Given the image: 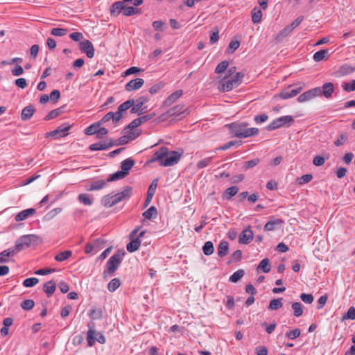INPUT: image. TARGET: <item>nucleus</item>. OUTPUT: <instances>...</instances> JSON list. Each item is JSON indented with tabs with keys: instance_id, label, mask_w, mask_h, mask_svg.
Masks as SVG:
<instances>
[{
	"instance_id": "nucleus-11",
	"label": "nucleus",
	"mask_w": 355,
	"mask_h": 355,
	"mask_svg": "<svg viewBox=\"0 0 355 355\" xmlns=\"http://www.w3.org/2000/svg\"><path fill=\"white\" fill-rule=\"evenodd\" d=\"M80 50L86 53L87 56L89 58H92L94 56V48L92 43L88 40H85L79 43Z\"/></svg>"
},
{
	"instance_id": "nucleus-6",
	"label": "nucleus",
	"mask_w": 355,
	"mask_h": 355,
	"mask_svg": "<svg viewBox=\"0 0 355 355\" xmlns=\"http://www.w3.org/2000/svg\"><path fill=\"white\" fill-rule=\"evenodd\" d=\"M122 255L116 253L113 254L107 261V269L103 272V277L106 278L107 275H112L119 268L122 261Z\"/></svg>"
},
{
	"instance_id": "nucleus-30",
	"label": "nucleus",
	"mask_w": 355,
	"mask_h": 355,
	"mask_svg": "<svg viewBox=\"0 0 355 355\" xmlns=\"http://www.w3.org/2000/svg\"><path fill=\"white\" fill-rule=\"evenodd\" d=\"M271 266L270 264L269 259L265 258L261 261L259 263L257 270H262L263 272L267 273L270 271Z\"/></svg>"
},
{
	"instance_id": "nucleus-38",
	"label": "nucleus",
	"mask_w": 355,
	"mask_h": 355,
	"mask_svg": "<svg viewBox=\"0 0 355 355\" xmlns=\"http://www.w3.org/2000/svg\"><path fill=\"white\" fill-rule=\"evenodd\" d=\"M293 310V315L295 317H300L303 313V305L300 302H294L291 306Z\"/></svg>"
},
{
	"instance_id": "nucleus-18",
	"label": "nucleus",
	"mask_w": 355,
	"mask_h": 355,
	"mask_svg": "<svg viewBox=\"0 0 355 355\" xmlns=\"http://www.w3.org/2000/svg\"><path fill=\"white\" fill-rule=\"evenodd\" d=\"M70 128L71 126L69 125H62L56 130L49 132L48 135L55 138L62 137L67 135V132L70 129Z\"/></svg>"
},
{
	"instance_id": "nucleus-1",
	"label": "nucleus",
	"mask_w": 355,
	"mask_h": 355,
	"mask_svg": "<svg viewBox=\"0 0 355 355\" xmlns=\"http://www.w3.org/2000/svg\"><path fill=\"white\" fill-rule=\"evenodd\" d=\"M248 123L245 122H234L227 125L232 134L238 138H247L259 133L257 128H248Z\"/></svg>"
},
{
	"instance_id": "nucleus-21",
	"label": "nucleus",
	"mask_w": 355,
	"mask_h": 355,
	"mask_svg": "<svg viewBox=\"0 0 355 355\" xmlns=\"http://www.w3.org/2000/svg\"><path fill=\"white\" fill-rule=\"evenodd\" d=\"M108 182L107 180H100L89 183L86 187L88 191H98L105 187Z\"/></svg>"
},
{
	"instance_id": "nucleus-23",
	"label": "nucleus",
	"mask_w": 355,
	"mask_h": 355,
	"mask_svg": "<svg viewBox=\"0 0 355 355\" xmlns=\"http://www.w3.org/2000/svg\"><path fill=\"white\" fill-rule=\"evenodd\" d=\"M183 94L182 90H177L172 93L164 102V106L169 107Z\"/></svg>"
},
{
	"instance_id": "nucleus-47",
	"label": "nucleus",
	"mask_w": 355,
	"mask_h": 355,
	"mask_svg": "<svg viewBox=\"0 0 355 355\" xmlns=\"http://www.w3.org/2000/svg\"><path fill=\"white\" fill-rule=\"evenodd\" d=\"M283 303L281 301V299H273L270 300L268 309L270 310H277L282 307Z\"/></svg>"
},
{
	"instance_id": "nucleus-17",
	"label": "nucleus",
	"mask_w": 355,
	"mask_h": 355,
	"mask_svg": "<svg viewBox=\"0 0 355 355\" xmlns=\"http://www.w3.org/2000/svg\"><path fill=\"white\" fill-rule=\"evenodd\" d=\"M166 146H162L159 148L157 151H155L151 159L149 160L150 163L157 162L160 165V163L162 162L163 158H164V156L166 155Z\"/></svg>"
},
{
	"instance_id": "nucleus-54",
	"label": "nucleus",
	"mask_w": 355,
	"mask_h": 355,
	"mask_svg": "<svg viewBox=\"0 0 355 355\" xmlns=\"http://www.w3.org/2000/svg\"><path fill=\"white\" fill-rule=\"evenodd\" d=\"M282 223V220L281 219H278L275 221H268L266 223V224L264 225V230L265 231H272L275 229V225L277 224H279Z\"/></svg>"
},
{
	"instance_id": "nucleus-50",
	"label": "nucleus",
	"mask_w": 355,
	"mask_h": 355,
	"mask_svg": "<svg viewBox=\"0 0 355 355\" xmlns=\"http://www.w3.org/2000/svg\"><path fill=\"white\" fill-rule=\"evenodd\" d=\"M241 144V141H236V140L230 141L222 145L221 146L218 147V148H216V150H225L230 148L232 146H240Z\"/></svg>"
},
{
	"instance_id": "nucleus-32",
	"label": "nucleus",
	"mask_w": 355,
	"mask_h": 355,
	"mask_svg": "<svg viewBox=\"0 0 355 355\" xmlns=\"http://www.w3.org/2000/svg\"><path fill=\"white\" fill-rule=\"evenodd\" d=\"M262 18V12L261 9L255 7L252 10V20L254 24L260 23Z\"/></svg>"
},
{
	"instance_id": "nucleus-37",
	"label": "nucleus",
	"mask_w": 355,
	"mask_h": 355,
	"mask_svg": "<svg viewBox=\"0 0 355 355\" xmlns=\"http://www.w3.org/2000/svg\"><path fill=\"white\" fill-rule=\"evenodd\" d=\"M245 275V271L243 269H239L234 272L230 277V282L236 283L239 282Z\"/></svg>"
},
{
	"instance_id": "nucleus-63",
	"label": "nucleus",
	"mask_w": 355,
	"mask_h": 355,
	"mask_svg": "<svg viewBox=\"0 0 355 355\" xmlns=\"http://www.w3.org/2000/svg\"><path fill=\"white\" fill-rule=\"evenodd\" d=\"M163 87L164 84L162 83L155 84L149 89V93L152 95H154L157 94Z\"/></svg>"
},
{
	"instance_id": "nucleus-8",
	"label": "nucleus",
	"mask_w": 355,
	"mask_h": 355,
	"mask_svg": "<svg viewBox=\"0 0 355 355\" xmlns=\"http://www.w3.org/2000/svg\"><path fill=\"white\" fill-rule=\"evenodd\" d=\"M140 135V131L136 130L132 132H128V133L118 139L113 141V146H121L127 144L129 141H132L138 137Z\"/></svg>"
},
{
	"instance_id": "nucleus-28",
	"label": "nucleus",
	"mask_w": 355,
	"mask_h": 355,
	"mask_svg": "<svg viewBox=\"0 0 355 355\" xmlns=\"http://www.w3.org/2000/svg\"><path fill=\"white\" fill-rule=\"evenodd\" d=\"M239 191V188L236 186H232L227 188L223 195V198L226 200H230Z\"/></svg>"
},
{
	"instance_id": "nucleus-39",
	"label": "nucleus",
	"mask_w": 355,
	"mask_h": 355,
	"mask_svg": "<svg viewBox=\"0 0 355 355\" xmlns=\"http://www.w3.org/2000/svg\"><path fill=\"white\" fill-rule=\"evenodd\" d=\"M203 253L206 256L211 255L214 253V248L211 241H207L202 247Z\"/></svg>"
},
{
	"instance_id": "nucleus-16",
	"label": "nucleus",
	"mask_w": 355,
	"mask_h": 355,
	"mask_svg": "<svg viewBox=\"0 0 355 355\" xmlns=\"http://www.w3.org/2000/svg\"><path fill=\"white\" fill-rule=\"evenodd\" d=\"M113 146V140L109 139L108 141L95 143L89 146V149L92 151L103 150Z\"/></svg>"
},
{
	"instance_id": "nucleus-35",
	"label": "nucleus",
	"mask_w": 355,
	"mask_h": 355,
	"mask_svg": "<svg viewBox=\"0 0 355 355\" xmlns=\"http://www.w3.org/2000/svg\"><path fill=\"white\" fill-rule=\"evenodd\" d=\"M78 200L86 206H90L93 203V200L87 193H80L78 196Z\"/></svg>"
},
{
	"instance_id": "nucleus-22",
	"label": "nucleus",
	"mask_w": 355,
	"mask_h": 355,
	"mask_svg": "<svg viewBox=\"0 0 355 355\" xmlns=\"http://www.w3.org/2000/svg\"><path fill=\"white\" fill-rule=\"evenodd\" d=\"M320 88L321 90V95H323L327 98L331 97L334 91V86L332 83H324L322 87Z\"/></svg>"
},
{
	"instance_id": "nucleus-20",
	"label": "nucleus",
	"mask_w": 355,
	"mask_h": 355,
	"mask_svg": "<svg viewBox=\"0 0 355 355\" xmlns=\"http://www.w3.org/2000/svg\"><path fill=\"white\" fill-rule=\"evenodd\" d=\"M184 111V105H177L169 109L165 114L162 115V117L164 119H166L171 116L179 115L180 114L183 113Z\"/></svg>"
},
{
	"instance_id": "nucleus-29",
	"label": "nucleus",
	"mask_w": 355,
	"mask_h": 355,
	"mask_svg": "<svg viewBox=\"0 0 355 355\" xmlns=\"http://www.w3.org/2000/svg\"><path fill=\"white\" fill-rule=\"evenodd\" d=\"M141 13V10L139 8H135L133 6H129L128 5L124 4V9L123 12V15L125 16H132L135 15H139Z\"/></svg>"
},
{
	"instance_id": "nucleus-7",
	"label": "nucleus",
	"mask_w": 355,
	"mask_h": 355,
	"mask_svg": "<svg viewBox=\"0 0 355 355\" xmlns=\"http://www.w3.org/2000/svg\"><path fill=\"white\" fill-rule=\"evenodd\" d=\"M304 83H298L293 85H290L288 88L284 89L279 94L283 99H288L297 96L304 87Z\"/></svg>"
},
{
	"instance_id": "nucleus-31",
	"label": "nucleus",
	"mask_w": 355,
	"mask_h": 355,
	"mask_svg": "<svg viewBox=\"0 0 355 355\" xmlns=\"http://www.w3.org/2000/svg\"><path fill=\"white\" fill-rule=\"evenodd\" d=\"M134 159L131 158L126 159L121 162V171L123 172H127V175L129 173V171L132 168V167L135 165Z\"/></svg>"
},
{
	"instance_id": "nucleus-51",
	"label": "nucleus",
	"mask_w": 355,
	"mask_h": 355,
	"mask_svg": "<svg viewBox=\"0 0 355 355\" xmlns=\"http://www.w3.org/2000/svg\"><path fill=\"white\" fill-rule=\"evenodd\" d=\"M293 31L292 28L290 27V26H286L282 31H281L277 36V40H281L283 38L287 37L291 32Z\"/></svg>"
},
{
	"instance_id": "nucleus-10",
	"label": "nucleus",
	"mask_w": 355,
	"mask_h": 355,
	"mask_svg": "<svg viewBox=\"0 0 355 355\" xmlns=\"http://www.w3.org/2000/svg\"><path fill=\"white\" fill-rule=\"evenodd\" d=\"M149 101L147 96H142L135 101L134 105L131 107L130 112L132 114L142 113L146 107L144 105Z\"/></svg>"
},
{
	"instance_id": "nucleus-61",
	"label": "nucleus",
	"mask_w": 355,
	"mask_h": 355,
	"mask_svg": "<svg viewBox=\"0 0 355 355\" xmlns=\"http://www.w3.org/2000/svg\"><path fill=\"white\" fill-rule=\"evenodd\" d=\"M60 97V93L59 90H58V89L53 90L51 92L50 95H49V99L53 103L58 102V101L59 100Z\"/></svg>"
},
{
	"instance_id": "nucleus-64",
	"label": "nucleus",
	"mask_w": 355,
	"mask_h": 355,
	"mask_svg": "<svg viewBox=\"0 0 355 355\" xmlns=\"http://www.w3.org/2000/svg\"><path fill=\"white\" fill-rule=\"evenodd\" d=\"M301 300L306 304H311L313 302V296L311 294L302 293L300 295Z\"/></svg>"
},
{
	"instance_id": "nucleus-3",
	"label": "nucleus",
	"mask_w": 355,
	"mask_h": 355,
	"mask_svg": "<svg viewBox=\"0 0 355 355\" xmlns=\"http://www.w3.org/2000/svg\"><path fill=\"white\" fill-rule=\"evenodd\" d=\"M88 331L87 336V344L89 347H92L95 342L97 341L101 344H104L106 342L105 337L101 332H96L95 330V324L93 322H89L87 324Z\"/></svg>"
},
{
	"instance_id": "nucleus-34",
	"label": "nucleus",
	"mask_w": 355,
	"mask_h": 355,
	"mask_svg": "<svg viewBox=\"0 0 355 355\" xmlns=\"http://www.w3.org/2000/svg\"><path fill=\"white\" fill-rule=\"evenodd\" d=\"M15 253V250H6L0 253V263H6L9 260V257Z\"/></svg>"
},
{
	"instance_id": "nucleus-19",
	"label": "nucleus",
	"mask_w": 355,
	"mask_h": 355,
	"mask_svg": "<svg viewBox=\"0 0 355 355\" xmlns=\"http://www.w3.org/2000/svg\"><path fill=\"white\" fill-rule=\"evenodd\" d=\"M134 99H129L121 104L118 107V110L116 112V119H118L121 120L123 116L122 112L130 108L134 105Z\"/></svg>"
},
{
	"instance_id": "nucleus-56",
	"label": "nucleus",
	"mask_w": 355,
	"mask_h": 355,
	"mask_svg": "<svg viewBox=\"0 0 355 355\" xmlns=\"http://www.w3.org/2000/svg\"><path fill=\"white\" fill-rule=\"evenodd\" d=\"M228 65H229V62L227 61H223V62H220L217 65V67L215 69V72L216 73H221L224 72L227 69Z\"/></svg>"
},
{
	"instance_id": "nucleus-48",
	"label": "nucleus",
	"mask_w": 355,
	"mask_h": 355,
	"mask_svg": "<svg viewBox=\"0 0 355 355\" xmlns=\"http://www.w3.org/2000/svg\"><path fill=\"white\" fill-rule=\"evenodd\" d=\"M101 125V123L99 122L93 123L92 125H89L88 128H87L85 130V132L87 135H92L94 134H97L98 128Z\"/></svg>"
},
{
	"instance_id": "nucleus-36",
	"label": "nucleus",
	"mask_w": 355,
	"mask_h": 355,
	"mask_svg": "<svg viewBox=\"0 0 355 355\" xmlns=\"http://www.w3.org/2000/svg\"><path fill=\"white\" fill-rule=\"evenodd\" d=\"M143 216L146 219L155 218L157 215V209L152 206L142 214Z\"/></svg>"
},
{
	"instance_id": "nucleus-60",
	"label": "nucleus",
	"mask_w": 355,
	"mask_h": 355,
	"mask_svg": "<svg viewBox=\"0 0 355 355\" xmlns=\"http://www.w3.org/2000/svg\"><path fill=\"white\" fill-rule=\"evenodd\" d=\"M301 331L300 329H295L292 331H290L286 333L287 337L293 340L300 336Z\"/></svg>"
},
{
	"instance_id": "nucleus-43",
	"label": "nucleus",
	"mask_w": 355,
	"mask_h": 355,
	"mask_svg": "<svg viewBox=\"0 0 355 355\" xmlns=\"http://www.w3.org/2000/svg\"><path fill=\"white\" fill-rule=\"evenodd\" d=\"M141 125V121L139 118L133 120L124 130V133L127 134L128 132L135 131L134 129Z\"/></svg>"
},
{
	"instance_id": "nucleus-52",
	"label": "nucleus",
	"mask_w": 355,
	"mask_h": 355,
	"mask_svg": "<svg viewBox=\"0 0 355 355\" xmlns=\"http://www.w3.org/2000/svg\"><path fill=\"white\" fill-rule=\"evenodd\" d=\"M62 113L61 108H58L51 110L44 118L46 121L53 119L58 116Z\"/></svg>"
},
{
	"instance_id": "nucleus-14",
	"label": "nucleus",
	"mask_w": 355,
	"mask_h": 355,
	"mask_svg": "<svg viewBox=\"0 0 355 355\" xmlns=\"http://www.w3.org/2000/svg\"><path fill=\"white\" fill-rule=\"evenodd\" d=\"M254 234L250 227L243 230L239 238V242L242 244H248L253 240Z\"/></svg>"
},
{
	"instance_id": "nucleus-40",
	"label": "nucleus",
	"mask_w": 355,
	"mask_h": 355,
	"mask_svg": "<svg viewBox=\"0 0 355 355\" xmlns=\"http://www.w3.org/2000/svg\"><path fill=\"white\" fill-rule=\"evenodd\" d=\"M127 175H128L127 172H123V171H117V172L114 173V174L111 175L107 180V182H109L123 179L125 177H126Z\"/></svg>"
},
{
	"instance_id": "nucleus-57",
	"label": "nucleus",
	"mask_w": 355,
	"mask_h": 355,
	"mask_svg": "<svg viewBox=\"0 0 355 355\" xmlns=\"http://www.w3.org/2000/svg\"><path fill=\"white\" fill-rule=\"evenodd\" d=\"M39 282V279L35 277H30L24 280V286L33 287L36 285Z\"/></svg>"
},
{
	"instance_id": "nucleus-62",
	"label": "nucleus",
	"mask_w": 355,
	"mask_h": 355,
	"mask_svg": "<svg viewBox=\"0 0 355 355\" xmlns=\"http://www.w3.org/2000/svg\"><path fill=\"white\" fill-rule=\"evenodd\" d=\"M313 179L311 174H306L298 178L297 182L300 184H303L309 182Z\"/></svg>"
},
{
	"instance_id": "nucleus-44",
	"label": "nucleus",
	"mask_w": 355,
	"mask_h": 355,
	"mask_svg": "<svg viewBox=\"0 0 355 355\" xmlns=\"http://www.w3.org/2000/svg\"><path fill=\"white\" fill-rule=\"evenodd\" d=\"M260 162V159L259 158H256L252 160H249L245 162L243 164L242 169L243 171H247L250 168H252L257 166Z\"/></svg>"
},
{
	"instance_id": "nucleus-46",
	"label": "nucleus",
	"mask_w": 355,
	"mask_h": 355,
	"mask_svg": "<svg viewBox=\"0 0 355 355\" xmlns=\"http://www.w3.org/2000/svg\"><path fill=\"white\" fill-rule=\"evenodd\" d=\"M35 111V107L32 105H28L24 107V120L29 119Z\"/></svg>"
},
{
	"instance_id": "nucleus-42",
	"label": "nucleus",
	"mask_w": 355,
	"mask_h": 355,
	"mask_svg": "<svg viewBox=\"0 0 355 355\" xmlns=\"http://www.w3.org/2000/svg\"><path fill=\"white\" fill-rule=\"evenodd\" d=\"M72 255V252L71 250H66L64 252H61L59 254H58L55 257V259L58 261H64L69 259Z\"/></svg>"
},
{
	"instance_id": "nucleus-26",
	"label": "nucleus",
	"mask_w": 355,
	"mask_h": 355,
	"mask_svg": "<svg viewBox=\"0 0 355 355\" xmlns=\"http://www.w3.org/2000/svg\"><path fill=\"white\" fill-rule=\"evenodd\" d=\"M329 58V51L328 49H323L317 51L313 55V60L315 62H321L327 60Z\"/></svg>"
},
{
	"instance_id": "nucleus-33",
	"label": "nucleus",
	"mask_w": 355,
	"mask_h": 355,
	"mask_svg": "<svg viewBox=\"0 0 355 355\" xmlns=\"http://www.w3.org/2000/svg\"><path fill=\"white\" fill-rule=\"evenodd\" d=\"M116 112L114 113L112 112H110L108 113H107L103 118L102 119L98 121L101 124L102 123H107L108 121H110V120H112V121L114 123H117L120 121V119H116Z\"/></svg>"
},
{
	"instance_id": "nucleus-25",
	"label": "nucleus",
	"mask_w": 355,
	"mask_h": 355,
	"mask_svg": "<svg viewBox=\"0 0 355 355\" xmlns=\"http://www.w3.org/2000/svg\"><path fill=\"white\" fill-rule=\"evenodd\" d=\"M55 288L56 283L53 280L47 282L43 286V291L46 293L48 297H50L53 294Z\"/></svg>"
},
{
	"instance_id": "nucleus-41",
	"label": "nucleus",
	"mask_w": 355,
	"mask_h": 355,
	"mask_svg": "<svg viewBox=\"0 0 355 355\" xmlns=\"http://www.w3.org/2000/svg\"><path fill=\"white\" fill-rule=\"evenodd\" d=\"M89 315L92 320H100L103 318V311L101 309H92Z\"/></svg>"
},
{
	"instance_id": "nucleus-49",
	"label": "nucleus",
	"mask_w": 355,
	"mask_h": 355,
	"mask_svg": "<svg viewBox=\"0 0 355 355\" xmlns=\"http://www.w3.org/2000/svg\"><path fill=\"white\" fill-rule=\"evenodd\" d=\"M345 320H355V308L354 306L349 307L347 313L342 317L341 321Z\"/></svg>"
},
{
	"instance_id": "nucleus-13",
	"label": "nucleus",
	"mask_w": 355,
	"mask_h": 355,
	"mask_svg": "<svg viewBox=\"0 0 355 355\" xmlns=\"http://www.w3.org/2000/svg\"><path fill=\"white\" fill-rule=\"evenodd\" d=\"M239 84V80L233 76L231 79L224 80L219 87V89L223 92L231 91L233 88L237 87Z\"/></svg>"
},
{
	"instance_id": "nucleus-55",
	"label": "nucleus",
	"mask_w": 355,
	"mask_h": 355,
	"mask_svg": "<svg viewBox=\"0 0 355 355\" xmlns=\"http://www.w3.org/2000/svg\"><path fill=\"white\" fill-rule=\"evenodd\" d=\"M211 161H212V157H207L203 159H201L197 163V165H196L197 168H203L207 166L208 165H209L211 163Z\"/></svg>"
},
{
	"instance_id": "nucleus-5",
	"label": "nucleus",
	"mask_w": 355,
	"mask_h": 355,
	"mask_svg": "<svg viewBox=\"0 0 355 355\" xmlns=\"http://www.w3.org/2000/svg\"><path fill=\"white\" fill-rule=\"evenodd\" d=\"M183 155V150H169L166 147V153L162 162L160 163L162 166H172L178 164L180 161L182 155Z\"/></svg>"
},
{
	"instance_id": "nucleus-4",
	"label": "nucleus",
	"mask_w": 355,
	"mask_h": 355,
	"mask_svg": "<svg viewBox=\"0 0 355 355\" xmlns=\"http://www.w3.org/2000/svg\"><path fill=\"white\" fill-rule=\"evenodd\" d=\"M140 227H137L135 228L131 233L130 234V242L127 244L126 249L130 252H133L137 250L141 245L140 239L142 238L145 234L146 231H141L138 235L137 233L140 230Z\"/></svg>"
},
{
	"instance_id": "nucleus-12",
	"label": "nucleus",
	"mask_w": 355,
	"mask_h": 355,
	"mask_svg": "<svg viewBox=\"0 0 355 355\" xmlns=\"http://www.w3.org/2000/svg\"><path fill=\"white\" fill-rule=\"evenodd\" d=\"M42 243V239L35 234L24 235V246L34 248Z\"/></svg>"
},
{
	"instance_id": "nucleus-45",
	"label": "nucleus",
	"mask_w": 355,
	"mask_h": 355,
	"mask_svg": "<svg viewBox=\"0 0 355 355\" xmlns=\"http://www.w3.org/2000/svg\"><path fill=\"white\" fill-rule=\"evenodd\" d=\"M121 285V281L118 278L112 279L107 285V289L110 292L115 291Z\"/></svg>"
},
{
	"instance_id": "nucleus-58",
	"label": "nucleus",
	"mask_w": 355,
	"mask_h": 355,
	"mask_svg": "<svg viewBox=\"0 0 355 355\" xmlns=\"http://www.w3.org/2000/svg\"><path fill=\"white\" fill-rule=\"evenodd\" d=\"M343 88L347 92L355 91V80H352L350 83H344Z\"/></svg>"
},
{
	"instance_id": "nucleus-59",
	"label": "nucleus",
	"mask_w": 355,
	"mask_h": 355,
	"mask_svg": "<svg viewBox=\"0 0 355 355\" xmlns=\"http://www.w3.org/2000/svg\"><path fill=\"white\" fill-rule=\"evenodd\" d=\"M278 119L281 123L282 127L286 125L287 123L289 124L293 122V118L291 116H283L278 118Z\"/></svg>"
},
{
	"instance_id": "nucleus-53",
	"label": "nucleus",
	"mask_w": 355,
	"mask_h": 355,
	"mask_svg": "<svg viewBox=\"0 0 355 355\" xmlns=\"http://www.w3.org/2000/svg\"><path fill=\"white\" fill-rule=\"evenodd\" d=\"M68 31L62 28H54L51 29V34L55 36H64L67 33Z\"/></svg>"
},
{
	"instance_id": "nucleus-27",
	"label": "nucleus",
	"mask_w": 355,
	"mask_h": 355,
	"mask_svg": "<svg viewBox=\"0 0 355 355\" xmlns=\"http://www.w3.org/2000/svg\"><path fill=\"white\" fill-rule=\"evenodd\" d=\"M229 251V243L226 241H222L220 242L218 246V255L220 257H223L228 253Z\"/></svg>"
},
{
	"instance_id": "nucleus-2",
	"label": "nucleus",
	"mask_w": 355,
	"mask_h": 355,
	"mask_svg": "<svg viewBox=\"0 0 355 355\" xmlns=\"http://www.w3.org/2000/svg\"><path fill=\"white\" fill-rule=\"evenodd\" d=\"M131 187H125L121 192L116 194L105 196L101 200V204L105 207H111L124 199L130 196Z\"/></svg>"
},
{
	"instance_id": "nucleus-15",
	"label": "nucleus",
	"mask_w": 355,
	"mask_h": 355,
	"mask_svg": "<svg viewBox=\"0 0 355 355\" xmlns=\"http://www.w3.org/2000/svg\"><path fill=\"white\" fill-rule=\"evenodd\" d=\"M144 84V80L142 78H135L129 81L125 86L127 92H132L141 88Z\"/></svg>"
},
{
	"instance_id": "nucleus-9",
	"label": "nucleus",
	"mask_w": 355,
	"mask_h": 355,
	"mask_svg": "<svg viewBox=\"0 0 355 355\" xmlns=\"http://www.w3.org/2000/svg\"><path fill=\"white\" fill-rule=\"evenodd\" d=\"M318 96H321V90L320 87H315L304 92L298 96L297 101L300 103H304L310 101Z\"/></svg>"
},
{
	"instance_id": "nucleus-24",
	"label": "nucleus",
	"mask_w": 355,
	"mask_h": 355,
	"mask_svg": "<svg viewBox=\"0 0 355 355\" xmlns=\"http://www.w3.org/2000/svg\"><path fill=\"white\" fill-rule=\"evenodd\" d=\"M125 3L124 0L114 3L110 9L111 15L117 16L121 12H123Z\"/></svg>"
}]
</instances>
